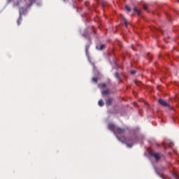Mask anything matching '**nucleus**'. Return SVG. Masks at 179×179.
Returning <instances> with one entry per match:
<instances>
[{"instance_id":"17","label":"nucleus","mask_w":179,"mask_h":179,"mask_svg":"<svg viewBox=\"0 0 179 179\" xmlns=\"http://www.w3.org/2000/svg\"><path fill=\"white\" fill-rule=\"evenodd\" d=\"M130 73H131V75H135V73H136V71L133 70V71H130Z\"/></svg>"},{"instance_id":"19","label":"nucleus","mask_w":179,"mask_h":179,"mask_svg":"<svg viewBox=\"0 0 179 179\" xmlns=\"http://www.w3.org/2000/svg\"><path fill=\"white\" fill-rule=\"evenodd\" d=\"M20 20H21V17H20V18L18 19V20H17V24H18V26L20 25Z\"/></svg>"},{"instance_id":"22","label":"nucleus","mask_w":179,"mask_h":179,"mask_svg":"<svg viewBox=\"0 0 179 179\" xmlns=\"http://www.w3.org/2000/svg\"><path fill=\"white\" fill-rule=\"evenodd\" d=\"M134 50H135V49L134 48H132Z\"/></svg>"},{"instance_id":"8","label":"nucleus","mask_w":179,"mask_h":179,"mask_svg":"<svg viewBox=\"0 0 179 179\" xmlns=\"http://www.w3.org/2000/svg\"><path fill=\"white\" fill-rule=\"evenodd\" d=\"M115 78H116V79H118V80H121V77L120 76V73L118 72H116L115 73Z\"/></svg>"},{"instance_id":"6","label":"nucleus","mask_w":179,"mask_h":179,"mask_svg":"<svg viewBox=\"0 0 179 179\" xmlns=\"http://www.w3.org/2000/svg\"><path fill=\"white\" fill-rule=\"evenodd\" d=\"M113 98H108L106 100V106H111L113 104Z\"/></svg>"},{"instance_id":"5","label":"nucleus","mask_w":179,"mask_h":179,"mask_svg":"<svg viewBox=\"0 0 179 179\" xmlns=\"http://www.w3.org/2000/svg\"><path fill=\"white\" fill-rule=\"evenodd\" d=\"M108 129H110V131H113V132H115V129L117 127H115V125L113 123H110L108 125Z\"/></svg>"},{"instance_id":"10","label":"nucleus","mask_w":179,"mask_h":179,"mask_svg":"<svg viewBox=\"0 0 179 179\" xmlns=\"http://www.w3.org/2000/svg\"><path fill=\"white\" fill-rule=\"evenodd\" d=\"M97 80H99V78L97 77L92 78V82H94V83H97Z\"/></svg>"},{"instance_id":"20","label":"nucleus","mask_w":179,"mask_h":179,"mask_svg":"<svg viewBox=\"0 0 179 179\" xmlns=\"http://www.w3.org/2000/svg\"><path fill=\"white\" fill-rule=\"evenodd\" d=\"M135 83H136V85H138V81H135Z\"/></svg>"},{"instance_id":"9","label":"nucleus","mask_w":179,"mask_h":179,"mask_svg":"<svg viewBox=\"0 0 179 179\" xmlns=\"http://www.w3.org/2000/svg\"><path fill=\"white\" fill-rule=\"evenodd\" d=\"M98 104H99V106L100 107H103V106H104V102H103V99H100V100L99 101Z\"/></svg>"},{"instance_id":"13","label":"nucleus","mask_w":179,"mask_h":179,"mask_svg":"<svg viewBox=\"0 0 179 179\" xmlns=\"http://www.w3.org/2000/svg\"><path fill=\"white\" fill-rule=\"evenodd\" d=\"M125 9L126 10H127V12H131V8H129V6H125Z\"/></svg>"},{"instance_id":"16","label":"nucleus","mask_w":179,"mask_h":179,"mask_svg":"<svg viewBox=\"0 0 179 179\" xmlns=\"http://www.w3.org/2000/svg\"><path fill=\"white\" fill-rule=\"evenodd\" d=\"M104 48H106V45H100V48H99V50H104Z\"/></svg>"},{"instance_id":"14","label":"nucleus","mask_w":179,"mask_h":179,"mask_svg":"<svg viewBox=\"0 0 179 179\" xmlns=\"http://www.w3.org/2000/svg\"><path fill=\"white\" fill-rule=\"evenodd\" d=\"M123 21H124V23L126 27H127L128 26V21L125 18H123Z\"/></svg>"},{"instance_id":"3","label":"nucleus","mask_w":179,"mask_h":179,"mask_svg":"<svg viewBox=\"0 0 179 179\" xmlns=\"http://www.w3.org/2000/svg\"><path fill=\"white\" fill-rule=\"evenodd\" d=\"M150 155L155 157L156 162H159V160H160V155H159L157 152H151Z\"/></svg>"},{"instance_id":"4","label":"nucleus","mask_w":179,"mask_h":179,"mask_svg":"<svg viewBox=\"0 0 179 179\" xmlns=\"http://www.w3.org/2000/svg\"><path fill=\"white\" fill-rule=\"evenodd\" d=\"M159 103L161 104V106H163V107H169V103H167V102H166V101L159 99Z\"/></svg>"},{"instance_id":"21","label":"nucleus","mask_w":179,"mask_h":179,"mask_svg":"<svg viewBox=\"0 0 179 179\" xmlns=\"http://www.w3.org/2000/svg\"><path fill=\"white\" fill-rule=\"evenodd\" d=\"M117 139L120 141V138L117 137Z\"/></svg>"},{"instance_id":"1","label":"nucleus","mask_w":179,"mask_h":179,"mask_svg":"<svg viewBox=\"0 0 179 179\" xmlns=\"http://www.w3.org/2000/svg\"><path fill=\"white\" fill-rule=\"evenodd\" d=\"M125 133V129L117 127L115 131V135H124Z\"/></svg>"},{"instance_id":"2","label":"nucleus","mask_w":179,"mask_h":179,"mask_svg":"<svg viewBox=\"0 0 179 179\" xmlns=\"http://www.w3.org/2000/svg\"><path fill=\"white\" fill-rule=\"evenodd\" d=\"M126 145L128 148H132V146H134V138H126Z\"/></svg>"},{"instance_id":"15","label":"nucleus","mask_w":179,"mask_h":179,"mask_svg":"<svg viewBox=\"0 0 179 179\" xmlns=\"http://www.w3.org/2000/svg\"><path fill=\"white\" fill-rule=\"evenodd\" d=\"M173 177L175 179H178V175H177V173H173Z\"/></svg>"},{"instance_id":"7","label":"nucleus","mask_w":179,"mask_h":179,"mask_svg":"<svg viewBox=\"0 0 179 179\" xmlns=\"http://www.w3.org/2000/svg\"><path fill=\"white\" fill-rule=\"evenodd\" d=\"M111 92H110V90H105L103 91H102V94L103 95H107V94H110Z\"/></svg>"},{"instance_id":"18","label":"nucleus","mask_w":179,"mask_h":179,"mask_svg":"<svg viewBox=\"0 0 179 179\" xmlns=\"http://www.w3.org/2000/svg\"><path fill=\"white\" fill-rule=\"evenodd\" d=\"M143 9L144 10H148V6H146V4L143 5Z\"/></svg>"},{"instance_id":"11","label":"nucleus","mask_w":179,"mask_h":179,"mask_svg":"<svg viewBox=\"0 0 179 179\" xmlns=\"http://www.w3.org/2000/svg\"><path fill=\"white\" fill-rule=\"evenodd\" d=\"M134 12H136V13H137L138 15H141V11H140L139 10H138V8H136V7H135V8H134Z\"/></svg>"},{"instance_id":"12","label":"nucleus","mask_w":179,"mask_h":179,"mask_svg":"<svg viewBox=\"0 0 179 179\" xmlns=\"http://www.w3.org/2000/svg\"><path fill=\"white\" fill-rule=\"evenodd\" d=\"M100 87H102L104 89V87H107V84L106 83H101L99 85Z\"/></svg>"}]
</instances>
